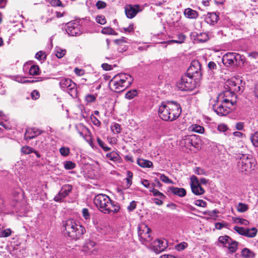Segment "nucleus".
<instances>
[{
    "instance_id": "f257e3e1",
    "label": "nucleus",
    "mask_w": 258,
    "mask_h": 258,
    "mask_svg": "<svg viewBox=\"0 0 258 258\" xmlns=\"http://www.w3.org/2000/svg\"><path fill=\"white\" fill-rule=\"evenodd\" d=\"M181 113V106L175 101L163 102L158 108L159 117L166 121H172L175 120L180 116Z\"/></svg>"
},
{
    "instance_id": "f03ea898",
    "label": "nucleus",
    "mask_w": 258,
    "mask_h": 258,
    "mask_svg": "<svg viewBox=\"0 0 258 258\" xmlns=\"http://www.w3.org/2000/svg\"><path fill=\"white\" fill-rule=\"evenodd\" d=\"M94 203L97 208L104 214L116 213L119 212V204L111 200L106 195L100 194L94 198Z\"/></svg>"
},
{
    "instance_id": "7ed1b4c3",
    "label": "nucleus",
    "mask_w": 258,
    "mask_h": 258,
    "mask_svg": "<svg viewBox=\"0 0 258 258\" xmlns=\"http://www.w3.org/2000/svg\"><path fill=\"white\" fill-rule=\"evenodd\" d=\"M62 227L64 234L75 240L80 239L86 232L85 227L73 219L63 221Z\"/></svg>"
},
{
    "instance_id": "20e7f679",
    "label": "nucleus",
    "mask_w": 258,
    "mask_h": 258,
    "mask_svg": "<svg viewBox=\"0 0 258 258\" xmlns=\"http://www.w3.org/2000/svg\"><path fill=\"white\" fill-rule=\"evenodd\" d=\"M133 78L127 74L121 73L115 75L109 82L110 89L115 92H121L129 87Z\"/></svg>"
},
{
    "instance_id": "39448f33",
    "label": "nucleus",
    "mask_w": 258,
    "mask_h": 258,
    "mask_svg": "<svg viewBox=\"0 0 258 258\" xmlns=\"http://www.w3.org/2000/svg\"><path fill=\"white\" fill-rule=\"evenodd\" d=\"M239 161L237 162V168L241 172H248L254 170L256 164L254 158L250 155L239 154L237 156Z\"/></svg>"
},
{
    "instance_id": "423d86ee",
    "label": "nucleus",
    "mask_w": 258,
    "mask_h": 258,
    "mask_svg": "<svg viewBox=\"0 0 258 258\" xmlns=\"http://www.w3.org/2000/svg\"><path fill=\"white\" fill-rule=\"evenodd\" d=\"M199 81L185 74L177 83V87L180 91H189L193 90L199 83Z\"/></svg>"
},
{
    "instance_id": "0eeeda50",
    "label": "nucleus",
    "mask_w": 258,
    "mask_h": 258,
    "mask_svg": "<svg viewBox=\"0 0 258 258\" xmlns=\"http://www.w3.org/2000/svg\"><path fill=\"white\" fill-rule=\"evenodd\" d=\"M236 102V101L225 98L221 100V103L217 106L216 104H214L213 105V109L218 115L226 116L230 112V107L235 104Z\"/></svg>"
},
{
    "instance_id": "6e6552de",
    "label": "nucleus",
    "mask_w": 258,
    "mask_h": 258,
    "mask_svg": "<svg viewBox=\"0 0 258 258\" xmlns=\"http://www.w3.org/2000/svg\"><path fill=\"white\" fill-rule=\"evenodd\" d=\"M186 74L195 78L196 80H197L200 81L202 78L203 72L201 64L199 61L197 60H192Z\"/></svg>"
},
{
    "instance_id": "1a4fd4ad",
    "label": "nucleus",
    "mask_w": 258,
    "mask_h": 258,
    "mask_svg": "<svg viewBox=\"0 0 258 258\" xmlns=\"http://www.w3.org/2000/svg\"><path fill=\"white\" fill-rule=\"evenodd\" d=\"M151 230L146 224H143L138 227V236L142 243L147 245L152 239Z\"/></svg>"
},
{
    "instance_id": "9d476101",
    "label": "nucleus",
    "mask_w": 258,
    "mask_h": 258,
    "mask_svg": "<svg viewBox=\"0 0 258 258\" xmlns=\"http://www.w3.org/2000/svg\"><path fill=\"white\" fill-rule=\"evenodd\" d=\"M65 30L70 36H78L83 33L82 28L79 23L77 21H71L66 25Z\"/></svg>"
},
{
    "instance_id": "9b49d317",
    "label": "nucleus",
    "mask_w": 258,
    "mask_h": 258,
    "mask_svg": "<svg viewBox=\"0 0 258 258\" xmlns=\"http://www.w3.org/2000/svg\"><path fill=\"white\" fill-rule=\"evenodd\" d=\"M226 85L228 86V90L225 91L224 93V96L227 97L229 96L232 97L235 93L239 92L241 88L239 84L233 80L228 81L226 82Z\"/></svg>"
},
{
    "instance_id": "f8f14e48",
    "label": "nucleus",
    "mask_w": 258,
    "mask_h": 258,
    "mask_svg": "<svg viewBox=\"0 0 258 258\" xmlns=\"http://www.w3.org/2000/svg\"><path fill=\"white\" fill-rule=\"evenodd\" d=\"M168 246L167 241L165 240L156 239L150 245V248L156 253L163 251Z\"/></svg>"
},
{
    "instance_id": "ddd939ff",
    "label": "nucleus",
    "mask_w": 258,
    "mask_h": 258,
    "mask_svg": "<svg viewBox=\"0 0 258 258\" xmlns=\"http://www.w3.org/2000/svg\"><path fill=\"white\" fill-rule=\"evenodd\" d=\"M73 189V186L71 184L63 185L59 192L54 198L55 202H60L61 200L69 196Z\"/></svg>"
},
{
    "instance_id": "4468645a",
    "label": "nucleus",
    "mask_w": 258,
    "mask_h": 258,
    "mask_svg": "<svg viewBox=\"0 0 258 258\" xmlns=\"http://www.w3.org/2000/svg\"><path fill=\"white\" fill-rule=\"evenodd\" d=\"M142 11L139 5H127L124 8V11L127 18L132 19Z\"/></svg>"
},
{
    "instance_id": "2eb2a0df",
    "label": "nucleus",
    "mask_w": 258,
    "mask_h": 258,
    "mask_svg": "<svg viewBox=\"0 0 258 258\" xmlns=\"http://www.w3.org/2000/svg\"><path fill=\"white\" fill-rule=\"evenodd\" d=\"M229 242L231 244V246L230 247V249L233 251L235 247V242H234V240L228 235H225L224 236H219L218 241L215 244L217 246H220L221 245L223 247H225L227 246V244L229 243Z\"/></svg>"
},
{
    "instance_id": "dca6fc26",
    "label": "nucleus",
    "mask_w": 258,
    "mask_h": 258,
    "mask_svg": "<svg viewBox=\"0 0 258 258\" xmlns=\"http://www.w3.org/2000/svg\"><path fill=\"white\" fill-rule=\"evenodd\" d=\"M44 132L35 127H30L26 129L24 135V139L26 141L30 140L40 135Z\"/></svg>"
},
{
    "instance_id": "f3484780",
    "label": "nucleus",
    "mask_w": 258,
    "mask_h": 258,
    "mask_svg": "<svg viewBox=\"0 0 258 258\" xmlns=\"http://www.w3.org/2000/svg\"><path fill=\"white\" fill-rule=\"evenodd\" d=\"M234 55V52H227L225 54L222 58L223 64L227 67L235 65Z\"/></svg>"
},
{
    "instance_id": "a211bd4d",
    "label": "nucleus",
    "mask_w": 258,
    "mask_h": 258,
    "mask_svg": "<svg viewBox=\"0 0 258 258\" xmlns=\"http://www.w3.org/2000/svg\"><path fill=\"white\" fill-rule=\"evenodd\" d=\"M96 242L94 241L88 239L87 240L83 246V251L87 254L92 253L93 251L95 250V246Z\"/></svg>"
},
{
    "instance_id": "6ab92c4d",
    "label": "nucleus",
    "mask_w": 258,
    "mask_h": 258,
    "mask_svg": "<svg viewBox=\"0 0 258 258\" xmlns=\"http://www.w3.org/2000/svg\"><path fill=\"white\" fill-rule=\"evenodd\" d=\"M196 140L197 137L195 135L186 136L180 141V143L182 146H184L191 150L190 148L191 147L192 143L194 140Z\"/></svg>"
},
{
    "instance_id": "aec40b11",
    "label": "nucleus",
    "mask_w": 258,
    "mask_h": 258,
    "mask_svg": "<svg viewBox=\"0 0 258 258\" xmlns=\"http://www.w3.org/2000/svg\"><path fill=\"white\" fill-rule=\"evenodd\" d=\"M219 19V15L216 13H208L205 17V21L210 25H214Z\"/></svg>"
},
{
    "instance_id": "412c9836",
    "label": "nucleus",
    "mask_w": 258,
    "mask_h": 258,
    "mask_svg": "<svg viewBox=\"0 0 258 258\" xmlns=\"http://www.w3.org/2000/svg\"><path fill=\"white\" fill-rule=\"evenodd\" d=\"M212 35L209 32H203L200 33H197L196 35L195 36V40H197L199 42H205L210 39Z\"/></svg>"
},
{
    "instance_id": "4be33fe9",
    "label": "nucleus",
    "mask_w": 258,
    "mask_h": 258,
    "mask_svg": "<svg viewBox=\"0 0 258 258\" xmlns=\"http://www.w3.org/2000/svg\"><path fill=\"white\" fill-rule=\"evenodd\" d=\"M169 190L174 195H177L180 197H183L186 195V190L183 188H179L174 186H171L169 188Z\"/></svg>"
},
{
    "instance_id": "5701e85b",
    "label": "nucleus",
    "mask_w": 258,
    "mask_h": 258,
    "mask_svg": "<svg viewBox=\"0 0 258 258\" xmlns=\"http://www.w3.org/2000/svg\"><path fill=\"white\" fill-rule=\"evenodd\" d=\"M74 82L70 78H62L59 82L60 88L63 91L67 90Z\"/></svg>"
},
{
    "instance_id": "b1692460",
    "label": "nucleus",
    "mask_w": 258,
    "mask_h": 258,
    "mask_svg": "<svg viewBox=\"0 0 258 258\" xmlns=\"http://www.w3.org/2000/svg\"><path fill=\"white\" fill-rule=\"evenodd\" d=\"M78 89L76 84L73 82L67 91L73 98H76L78 97Z\"/></svg>"
},
{
    "instance_id": "393cba45",
    "label": "nucleus",
    "mask_w": 258,
    "mask_h": 258,
    "mask_svg": "<svg viewBox=\"0 0 258 258\" xmlns=\"http://www.w3.org/2000/svg\"><path fill=\"white\" fill-rule=\"evenodd\" d=\"M184 15L188 19H196L199 16L198 12L191 8L185 9Z\"/></svg>"
},
{
    "instance_id": "a878e982",
    "label": "nucleus",
    "mask_w": 258,
    "mask_h": 258,
    "mask_svg": "<svg viewBox=\"0 0 258 258\" xmlns=\"http://www.w3.org/2000/svg\"><path fill=\"white\" fill-rule=\"evenodd\" d=\"M106 156L107 158L112 161L118 163L120 162L121 158L119 155L114 151L107 153L106 155Z\"/></svg>"
},
{
    "instance_id": "bb28decb",
    "label": "nucleus",
    "mask_w": 258,
    "mask_h": 258,
    "mask_svg": "<svg viewBox=\"0 0 258 258\" xmlns=\"http://www.w3.org/2000/svg\"><path fill=\"white\" fill-rule=\"evenodd\" d=\"M185 38H186V37L184 34L180 33L177 35V40H170L167 41L163 42L162 43H167L168 44H170L172 43L181 44L184 41Z\"/></svg>"
},
{
    "instance_id": "cd10ccee",
    "label": "nucleus",
    "mask_w": 258,
    "mask_h": 258,
    "mask_svg": "<svg viewBox=\"0 0 258 258\" xmlns=\"http://www.w3.org/2000/svg\"><path fill=\"white\" fill-rule=\"evenodd\" d=\"M137 163L143 168H150L153 166V163L151 161L144 159H138Z\"/></svg>"
},
{
    "instance_id": "c85d7f7f",
    "label": "nucleus",
    "mask_w": 258,
    "mask_h": 258,
    "mask_svg": "<svg viewBox=\"0 0 258 258\" xmlns=\"http://www.w3.org/2000/svg\"><path fill=\"white\" fill-rule=\"evenodd\" d=\"M234 56L235 57V64L241 65L243 64L244 62V56L240 55L238 53L234 52Z\"/></svg>"
},
{
    "instance_id": "c756f323",
    "label": "nucleus",
    "mask_w": 258,
    "mask_h": 258,
    "mask_svg": "<svg viewBox=\"0 0 258 258\" xmlns=\"http://www.w3.org/2000/svg\"><path fill=\"white\" fill-rule=\"evenodd\" d=\"M257 230L255 228H246L245 236L253 238L256 235Z\"/></svg>"
},
{
    "instance_id": "7c9ffc66",
    "label": "nucleus",
    "mask_w": 258,
    "mask_h": 258,
    "mask_svg": "<svg viewBox=\"0 0 258 258\" xmlns=\"http://www.w3.org/2000/svg\"><path fill=\"white\" fill-rule=\"evenodd\" d=\"M208 72L211 74H214L218 70V66L216 63L212 61H210L208 64Z\"/></svg>"
},
{
    "instance_id": "2f4dec72",
    "label": "nucleus",
    "mask_w": 258,
    "mask_h": 258,
    "mask_svg": "<svg viewBox=\"0 0 258 258\" xmlns=\"http://www.w3.org/2000/svg\"><path fill=\"white\" fill-rule=\"evenodd\" d=\"M192 192L196 195H201L204 194L205 190L200 184L192 186Z\"/></svg>"
},
{
    "instance_id": "473e14b6",
    "label": "nucleus",
    "mask_w": 258,
    "mask_h": 258,
    "mask_svg": "<svg viewBox=\"0 0 258 258\" xmlns=\"http://www.w3.org/2000/svg\"><path fill=\"white\" fill-rule=\"evenodd\" d=\"M29 73L31 76L39 75L40 70L39 67L37 65H32L29 69Z\"/></svg>"
},
{
    "instance_id": "72a5a7b5",
    "label": "nucleus",
    "mask_w": 258,
    "mask_h": 258,
    "mask_svg": "<svg viewBox=\"0 0 258 258\" xmlns=\"http://www.w3.org/2000/svg\"><path fill=\"white\" fill-rule=\"evenodd\" d=\"M76 128L77 129L79 135L82 137H84V132H89V129L82 123H80L78 125L76 126Z\"/></svg>"
},
{
    "instance_id": "f704fd0d",
    "label": "nucleus",
    "mask_w": 258,
    "mask_h": 258,
    "mask_svg": "<svg viewBox=\"0 0 258 258\" xmlns=\"http://www.w3.org/2000/svg\"><path fill=\"white\" fill-rule=\"evenodd\" d=\"M190 128L192 131L199 134H203L205 131V128L203 126L198 124H193Z\"/></svg>"
},
{
    "instance_id": "c9c22d12",
    "label": "nucleus",
    "mask_w": 258,
    "mask_h": 258,
    "mask_svg": "<svg viewBox=\"0 0 258 258\" xmlns=\"http://www.w3.org/2000/svg\"><path fill=\"white\" fill-rule=\"evenodd\" d=\"M149 191L152 192L153 195L155 197H157L161 199H165L166 198V196L163 193L155 188H151Z\"/></svg>"
},
{
    "instance_id": "e433bc0d",
    "label": "nucleus",
    "mask_w": 258,
    "mask_h": 258,
    "mask_svg": "<svg viewBox=\"0 0 258 258\" xmlns=\"http://www.w3.org/2000/svg\"><path fill=\"white\" fill-rule=\"evenodd\" d=\"M138 94V90L136 89H133L127 91L125 95V97L126 99H132L137 96Z\"/></svg>"
},
{
    "instance_id": "4c0bfd02",
    "label": "nucleus",
    "mask_w": 258,
    "mask_h": 258,
    "mask_svg": "<svg viewBox=\"0 0 258 258\" xmlns=\"http://www.w3.org/2000/svg\"><path fill=\"white\" fill-rule=\"evenodd\" d=\"M55 55L58 58L63 57L66 53V49H63L60 47H56L55 49Z\"/></svg>"
},
{
    "instance_id": "58836bf2",
    "label": "nucleus",
    "mask_w": 258,
    "mask_h": 258,
    "mask_svg": "<svg viewBox=\"0 0 258 258\" xmlns=\"http://www.w3.org/2000/svg\"><path fill=\"white\" fill-rule=\"evenodd\" d=\"M241 255L245 257H250L254 256V253L249 249L244 248L242 250Z\"/></svg>"
},
{
    "instance_id": "ea45409f",
    "label": "nucleus",
    "mask_w": 258,
    "mask_h": 258,
    "mask_svg": "<svg viewBox=\"0 0 258 258\" xmlns=\"http://www.w3.org/2000/svg\"><path fill=\"white\" fill-rule=\"evenodd\" d=\"M236 209L238 212L243 213L246 212L248 209V206L247 204L239 203L237 205Z\"/></svg>"
},
{
    "instance_id": "a19ab883",
    "label": "nucleus",
    "mask_w": 258,
    "mask_h": 258,
    "mask_svg": "<svg viewBox=\"0 0 258 258\" xmlns=\"http://www.w3.org/2000/svg\"><path fill=\"white\" fill-rule=\"evenodd\" d=\"M101 33L104 34L117 35V33L112 28L110 27L103 28L101 30Z\"/></svg>"
},
{
    "instance_id": "79ce46f5",
    "label": "nucleus",
    "mask_w": 258,
    "mask_h": 258,
    "mask_svg": "<svg viewBox=\"0 0 258 258\" xmlns=\"http://www.w3.org/2000/svg\"><path fill=\"white\" fill-rule=\"evenodd\" d=\"M61 155L64 157L68 156L70 153V149L69 147H61L59 150Z\"/></svg>"
},
{
    "instance_id": "37998d69",
    "label": "nucleus",
    "mask_w": 258,
    "mask_h": 258,
    "mask_svg": "<svg viewBox=\"0 0 258 258\" xmlns=\"http://www.w3.org/2000/svg\"><path fill=\"white\" fill-rule=\"evenodd\" d=\"M111 129L114 134H119L120 133L121 130L120 124L117 123H113L111 125Z\"/></svg>"
},
{
    "instance_id": "c03bdc74",
    "label": "nucleus",
    "mask_w": 258,
    "mask_h": 258,
    "mask_svg": "<svg viewBox=\"0 0 258 258\" xmlns=\"http://www.w3.org/2000/svg\"><path fill=\"white\" fill-rule=\"evenodd\" d=\"M97 95L88 94L85 97V100L87 103H92L96 101Z\"/></svg>"
},
{
    "instance_id": "a18cd8bd",
    "label": "nucleus",
    "mask_w": 258,
    "mask_h": 258,
    "mask_svg": "<svg viewBox=\"0 0 258 258\" xmlns=\"http://www.w3.org/2000/svg\"><path fill=\"white\" fill-rule=\"evenodd\" d=\"M250 140L253 145L258 147V131L251 136Z\"/></svg>"
},
{
    "instance_id": "49530a36",
    "label": "nucleus",
    "mask_w": 258,
    "mask_h": 258,
    "mask_svg": "<svg viewBox=\"0 0 258 258\" xmlns=\"http://www.w3.org/2000/svg\"><path fill=\"white\" fill-rule=\"evenodd\" d=\"M64 167L66 169L71 170L75 168L76 164L71 161L64 162Z\"/></svg>"
},
{
    "instance_id": "de8ad7c7",
    "label": "nucleus",
    "mask_w": 258,
    "mask_h": 258,
    "mask_svg": "<svg viewBox=\"0 0 258 258\" xmlns=\"http://www.w3.org/2000/svg\"><path fill=\"white\" fill-rule=\"evenodd\" d=\"M46 57L45 52L43 51H39L35 54V58L39 60H44L46 59Z\"/></svg>"
},
{
    "instance_id": "09e8293b",
    "label": "nucleus",
    "mask_w": 258,
    "mask_h": 258,
    "mask_svg": "<svg viewBox=\"0 0 258 258\" xmlns=\"http://www.w3.org/2000/svg\"><path fill=\"white\" fill-rule=\"evenodd\" d=\"M157 175H159L160 176V180L164 182V183H172V181L171 180H170L167 176H166L165 175L163 174H160V173H157Z\"/></svg>"
},
{
    "instance_id": "8fccbe9b",
    "label": "nucleus",
    "mask_w": 258,
    "mask_h": 258,
    "mask_svg": "<svg viewBox=\"0 0 258 258\" xmlns=\"http://www.w3.org/2000/svg\"><path fill=\"white\" fill-rule=\"evenodd\" d=\"M200 184V182L197 178V177L195 175H192L190 177V186L192 189V186H197Z\"/></svg>"
},
{
    "instance_id": "3c124183",
    "label": "nucleus",
    "mask_w": 258,
    "mask_h": 258,
    "mask_svg": "<svg viewBox=\"0 0 258 258\" xmlns=\"http://www.w3.org/2000/svg\"><path fill=\"white\" fill-rule=\"evenodd\" d=\"M33 151L34 149L29 146H24L21 148V152L25 154H29Z\"/></svg>"
},
{
    "instance_id": "603ef678",
    "label": "nucleus",
    "mask_w": 258,
    "mask_h": 258,
    "mask_svg": "<svg viewBox=\"0 0 258 258\" xmlns=\"http://www.w3.org/2000/svg\"><path fill=\"white\" fill-rule=\"evenodd\" d=\"M97 141L99 145L103 149L104 151H108L110 150L111 148L105 146L104 142L99 138H97Z\"/></svg>"
},
{
    "instance_id": "864d4df0",
    "label": "nucleus",
    "mask_w": 258,
    "mask_h": 258,
    "mask_svg": "<svg viewBox=\"0 0 258 258\" xmlns=\"http://www.w3.org/2000/svg\"><path fill=\"white\" fill-rule=\"evenodd\" d=\"M234 230H235L239 234L244 236L245 235L246 228L242 227L235 226L234 227Z\"/></svg>"
},
{
    "instance_id": "5fc2aeb1",
    "label": "nucleus",
    "mask_w": 258,
    "mask_h": 258,
    "mask_svg": "<svg viewBox=\"0 0 258 258\" xmlns=\"http://www.w3.org/2000/svg\"><path fill=\"white\" fill-rule=\"evenodd\" d=\"M48 2L53 7H63L60 0H48Z\"/></svg>"
},
{
    "instance_id": "6e6d98bb",
    "label": "nucleus",
    "mask_w": 258,
    "mask_h": 258,
    "mask_svg": "<svg viewBox=\"0 0 258 258\" xmlns=\"http://www.w3.org/2000/svg\"><path fill=\"white\" fill-rule=\"evenodd\" d=\"M96 22L101 25H104L106 23V21L104 16H97L96 18Z\"/></svg>"
},
{
    "instance_id": "4d7b16f0",
    "label": "nucleus",
    "mask_w": 258,
    "mask_h": 258,
    "mask_svg": "<svg viewBox=\"0 0 258 258\" xmlns=\"http://www.w3.org/2000/svg\"><path fill=\"white\" fill-rule=\"evenodd\" d=\"M122 30H120L121 32H128L131 33L134 31V24L131 23L129 26L126 28H123Z\"/></svg>"
},
{
    "instance_id": "13d9d810",
    "label": "nucleus",
    "mask_w": 258,
    "mask_h": 258,
    "mask_svg": "<svg viewBox=\"0 0 258 258\" xmlns=\"http://www.w3.org/2000/svg\"><path fill=\"white\" fill-rule=\"evenodd\" d=\"M234 242H235V247L234 248V250L232 251L230 249V247L231 246V243H227V246H226L225 247L226 248H228V250L229 251V253H234L236 251L237 249V246H238V242L237 241H236L235 240H234Z\"/></svg>"
},
{
    "instance_id": "bf43d9fd",
    "label": "nucleus",
    "mask_w": 258,
    "mask_h": 258,
    "mask_svg": "<svg viewBox=\"0 0 258 258\" xmlns=\"http://www.w3.org/2000/svg\"><path fill=\"white\" fill-rule=\"evenodd\" d=\"M235 222L245 226H246L249 224V222L247 220L240 218H236Z\"/></svg>"
},
{
    "instance_id": "052dcab7",
    "label": "nucleus",
    "mask_w": 258,
    "mask_h": 258,
    "mask_svg": "<svg viewBox=\"0 0 258 258\" xmlns=\"http://www.w3.org/2000/svg\"><path fill=\"white\" fill-rule=\"evenodd\" d=\"M82 214H83V217L86 220H89L90 219V213L89 212V210L88 209H87V208L83 209Z\"/></svg>"
},
{
    "instance_id": "680f3d73",
    "label": "nucleus",
    "mask_w": 258,
    "mask_h": 258,
    "mask_svg": "<svg viewBox=\"0 0 258 258\" xmlns=\"http://www.w3.org/2000/svg\"><path fill=\"white\" fill-rule=\"evenodd\" d=\"M12 233V231L10 229H6L1 232V233L0 234V236L1 237H8Z\"/></svg>"
},
{
    "instance_id": "e2e57ef3",
    "label": "nucleus",
    "mask_w": 258,
    "mask_h": 258,
    "mask_svg": "<svg viewBox=\"0 0 258 258\" xmlns=\"http://www.w3.org/2000/svg\"><path fill=\"white\" fill-rule=\"evenodd\" d=\"M187 244L186 242H181L176 245L175 248L178 251L182 250L187 246Z\"/></svg>"
},
{
    "instance_id": "0e129e2a",
    "label": "nucleus",
    "mask_w": 258,
    "mask_h": 258,
    "mask_svg": "<svg viewBox=\"0 0 258 258\" xmlns=\"http://www.w3.org/2000/svg\"><path fill=\"white\" fill-rule=\"evenodd\" d=\"M106 4L101 1H98L96 4V6L98 9H102L106 7Z\"/></svg>"
},
{
    "instance_id": "69168bd1",
    "label": "nucleus",
    "mask_w": 258,
    "mask_h": 258,
    "mask_svg": "<svg viewBox=\"0 0 258 258\" xmlns=\"http://www.w3.org/2000/svg\"><path fill=\"white\" fill-rule=\"evenodd\" d=\"M195 204L199 207H205L207 205V203L202 200H198L195 202Z\"/></svg>"
},
{
    "instance_id": "338daca9",
    "label": "nucleus",
    "mask_w": 258,
    "mask_h": 258,
    "mask_svg": "<svg viewBox=\"0 0 258 258\" xmlns=\"http://www.w3.org/2000/svg\"><path fill=\"white\" fill-rule=\"evenodd\" d=\"M31 96L32 99L36 100L40 97L39 92L37 90H34L31 92Z\"/></svg>"
},
{
    "instance_id": "774afa93",
    "label": "nucleus",
    "mask_w": 258,
    "mask_h": 258,
    "mask_svg": "<svg viewBox=\"0 0 258 258\" xmlns=\"http://www.w3.org/2000/svg\"><path fill=\"white\" fill-rule=\"evenodd\" d=\"M91 120L92 123L96 126H99L101 124L100 121L94 115L91 116Z\"/></svg>"
}]
</instances>
